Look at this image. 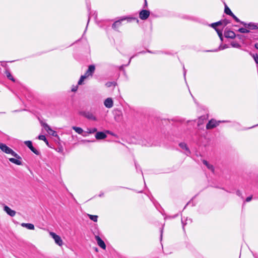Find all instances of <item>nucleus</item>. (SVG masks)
I'll list each match as a JSON object with an SVG mask.
<instances>
[{
	"label": "nucleus",
	"mask_w": 258,
	"mask_h": 258,
	"mask_svg": "<svg viewBox=\"0 0 258 258\" xmlns=\"http://www.w3.org/2000/svg\"><path fill=\"white\" fill-rule=\"evenodd\" d=\"M145 7H147V3L146 0H145Z\"/></svg>",
	"instance_id": "79ce46f5"
},
{
	"label": "nucleus",
	"mask_w": 258,
	"mask_h": 258,
	"mask_svg": "<svg viewBox=\"0 0 258 258\" xmlns=\"http://www.w3.org/2000/svg\"><path fill=\"white\" fill-rule=\"evenodd\" d=\"M179 146L182 149H184V150H186L188 153H190V151H189V149L188 148V147H187V145H186V144L185 143H180L179 144Z\"/></svg>",
	"instance_id": "2eb2a0df"
},
{
	"label": "nucleus",
	"mask_w": 258,
	"mask_h": 258,
	"mask_svg": "<svg viewBox=\"0 0 258 258\" xmlns=\"http://www.w3.org/2000/svg\"><path fill=\"white\" fill-rule=\"evenodd\" d=\"M6 76L8 77V78H9L10 80H12V81L15 82V80L14 78L13 77V76H12V75L11 74L10 72H9V71H6Z\"/></svg>",
	"instance_id": "aec40b11"
},
{
	"label": "nucleus",
	"mask_w": 258,
	"mask_h": 258,
	"mask_svg": "<svg viewBox=\"0 0 258 258\" xmlns=\"http://www.w3.org/2000/svg\"><path fill=\"white\" fill-rule=\"evenodd\" d=\"M203 163L204 165H205L212 172H214V166L209 164L208 161H207L206 160H203Z\"/></svg>",
	"instance_id": "ddd939ff"
},
{
	"label": "nucleus",
	"mask_w": 258,
	"mask_h": 258,
	"mask_svg": "<svg viewBox=\"0 0 258 258\" xmlns=\"http://www.w3.org/2000/svg\"><path fill=\"white\" fill-rule=\"evenodd\" d=\"M89 218L94 221V222H97V218H98V216H96V215H90V214H88V215Z\"/></svg>",
	"instance_id": "412c9836"
},
{
	"label": "nucleus",
	"mask_w": 258,
	"mask_h": 258,
	"mask_svg": "<svg viewBox=\"0 0 258 258\" xmlns=\"http://www.w3.org/2000/svg\"><path fill=\"white\" fill-rule=\"evenodd\" d=\"M216 31H217L218 35L219 36V37L221 38V39H222V30H220L218 29H217V28H215Z\"/></svg>",
	"instance_id": "473e14b6"
},
{
	"label": "nucleus",
	"mask_w": 258,
	"mask_h": 258,
	"mask_svg": "<svg viewBox=\"0 0 258 258\" xmlns=\"http://www.w3.org/2000/svg\"><path fill=\"white\" fill-rule=\"evenodd\" d=\"M72 128L79 134H82L83 132V129L80 127L73 126Z\"/></svg>",
	"instance_id": "dca6fc26"
},
{
	"label": "nucleus",
	"mask_w": 258,
	"mask_h": 258,
	"mask_svg": "<svg viewBox=\"0 0 258 258\" xmlns=\"http://www.w3.org/2000/svg\"><path fill=\"white\" fill-rule=\"evenodd\" d=\"M95 250L97 251V248H95Z\"/></svg>",
	"instance_id": "de8ad7c7"
},
{
	"label": "nucleus",
	"mask_w": 258,
	"mask_h": 258,
	"mask_svg": "<svg viewBox=\"0 0 258 258\" xmlns=\"http://www.w3.org/2000/svg\"><path fill=\"white\" fill-rule=\"evenodd\" d=\"M120 24L121 22L120 21H117L113 24L112 27L115 29L118 27L120 25Z\"/></svg>",
	"instance_id": "a878e982"
},
{
	"label": "nucleus",
	"mask_w": 258,
	"mask_h": 258,
	"mask_svg": "<svg viewBox=\"0 0 258 258\" xmlns=\"http://www.w3.org/2000/svg\"><path fill=\"white\" fill-rule=\"evenodd\" d=\"M105 85L107 87H111V86L114 87L115 84L114 82H109L106 83Z\"/></svg>",
	"instance_id": "2f4dec72"
},
{
	"label": "nucleus",
	"mask_w": 258,
	"mask_h": 258,
	"mask_svg": "<svg viewBox=\"0 0 258 258\" xmlns=\"http://www.w3.org/2000/svg\"><path fill=\"white\" fill-rule=\"evenodd\" d=\"M21 226L23 227H25L30 230H34V226L33 224L31 223H23L21 224Z\"/></svg>",
	"instance_id": "4468645a"
},
{
	"label": "nucleus",
	"mask_w": 258,
	"mask_h": 258,
	"mask_svg": "<svg viewBox=\"0 0 258 258\" xmlns=\"http://www.w3.org/2000/svg\"><path fill=\"white\" fill-rule=\"evenodd\" d=\"M50 235L53 238V239L54 240L55 242L58 244L59 246H61L63 244L62 240L61 238V237L56 234L55 233L50 232L49 233Z\"/></svg>",
	"instance_id": "f03ea898"
},
{
	"label": "nucleus",
	"mask_w": 258,
	"mask_h": 258,
	"mask_svg": "<svg viewBox=\"0 0 258 258\" xmlns=\"http://www.w3.org/2000/svg\"><path fill=\"white\" fill-rule=\"evenodd\" d=\"M238 31L242 33H247L249 32V30L246 28H241L238 30Z\"/></svg>",
	"instance_id": "6ab92c4d"
},
{
	"label": "nucleus",
	"mask_w": 258,
	"mask_h": 258,
	"mask_svg": "<svg viewBox=\"0 0 258 258\" xmlns=\"http://www.w3.org/2000/svg\"><path fill=\"white\" fill-rule=\"evenodd\" d=\"M220 25H222V21H220L219 22H217L216 23H212L211 24V26L214 28H216V27L217 26H219Z\"/></svg>",
	"instance_id": "b1692460"
},
{
	"label": "nucleus",
	"mask_w": 258,
	"mask_h": 258,
	"mask_svg": "<svg viewBox=\"0 0 258 258\" xmlns=\"http://www.w3.org/2000/svg\"><path fill=\"white\" fill-rule=\"evenodd\" d=\"M44 142H45V143L48 145V142L47 140V139H46V141H44Z\"/></svg>",
	"instance_id": "c03bdc74"
},
{
	"label": "nucleus",
	"mask_w": 258,
	"mask_h": 258,
	"mask_svg": "<svg viewBox=\"0 0 258 258\" xmlns=\"http://www.w3.org/2000/svg\"><path fill=\"white\" fill-rule=\"evenodd\" d=\"M95 66L93 65H90L89 67V68L87 72L85 73V75H86L87 77L89 76H92V74L94 73L95 71Z\"/></svg>",
	"instance_id": "9d476101"
},
{
	"label": "nucleus",
	"mask_w": 258,
	"mask_h": 258,
	"mask_svg": "<svg viewBox=\"0 0 258 258\" xmlns=\"http://www.w3.org/2000/svg\"><path fill=\"white\" fill-rule=\"evenodd\" d=\"M83 142H89L90 141H88V140H85Z\"/></svg>",
	"instance_id": "49530a36"
},
{
	"label": "nucleus",
	"mask_w": 258,
	"mask_h": 258,
	"mask_svg": "<svg viewBox=\"0 0 258 258\" xmlns=\"http://www.w3.org/2000/svg\"><path fill=\"white\" fill-rule=\"evenodd\" d=\"M30 150L36 155H39L40 153L38 151H37L36 149H35L33 147L30 149Z\"/></svg>",
	"instance_id": "72a5a7b5"
},
{
	"label": "nucleus",
	"mask_w": 258,
	"mask_h": 258,
	"mask_svg": "<svg viewBox=\"0 0 258 258\" xmlns=\"http://www.w3.org/2000/svg\"><path fill=\"white\" fill-rule=\"evenodd\" d=\"M204 120V117H203V116L200 117L198 120V125L200 126L201 124H203Z\"/></svg>",
	"instance_id": "c85d7f7f"
},
{
	"label": "nucleus",
	"mask_w": 258,
	"mask_h": 258,
	"mask_svg": "<svg viewBox=\"0 0 258 258\" xmlns=\"http://www.w3.org/2000/svg\"><path fill=\"white\" fill-rule=\"evenodd\" d=\"M24 143L30 149L33 147L32 142L30 141H25Z\"/></svg>",
	"instance_id": "393cba45"
},
{
	"label": "nucleus",
	"mask_w": 258,
	"mask_h": 258,
	"mask_svg": "<svg viewBox=\"0 0 258 258\" xmlns=\"http://www.w3.org/2000/svg\"><path fill=\"white\" fill-rule=\"evenodd\" d=\"M225 36L226 38L233 39L235 37H236V35L233 31H231V30H228L225 32Z\"/></svg>",
	"instance_id": "1a4fd4ad"
},
{
	"label": "nucleus",
	"mask_w": 258,
	"mask_h": 258,
	"mask_svg": "<svg viewBox=\"0 0 258 258\" xmlns=\"http://www.w3.org/2000/svg\"><path fill=\"white\" fill-rule=\"evenodd\" d=\"M220 122V121H217L216 120L212 119L207 124L206 128L207 130L213 128L218 125Z\"/></svg>",
	"instance_id": "7ed1b4c3"
},
{
	"label": "nucleus",
	"mask_w": 258,
	"mask_h": 258,
	"mask_svg": "<svg viewBox=\"0 0 258 258\" xmlns=\"http://www.w3.org/2000/svg\"><path fill=\"white\" fill-rule=\"evenodd\" d=\"M106 135L103 132H97L95 135V138L97 140H101L106 138Z\"/></svg>",
	"instance_id": "9b49d317"
},
{
	"label": "nucleus",
	"mask_w": 258,
	"mask_h": 258,
	"mask_svg": "<svg viewBox=\"0 0 258 258\" xmlns=\"http://www.w3.org/2000/svg\"><path fill=\"white\" fill-rule=\"evenodd\" d=\"M252 196H250V197H248L246 199V202H250L251 199H252Z\"/></svg>",
	"instance_id": "e433bc0d"
},
{
	"label": "nucleus",
	"mask_w": 258,
	"mask_h": 258,
	"mask_svg": "<svg viewBox=\"0 0 258 258\" xmlns=\"http://www.w3.org/2000/svg\"><path fill=\"white\" fill-rule=\"evenodd\" d=\"M16 158H9V161L13 163H14L18 165H20L22 164V162L21 161V158L18 155V157H16Z\"/></svg>",
	"instance_id": "6e6552de"
},
{
	"label": "nucleus",
	"mask_w": 258,
	"mask_h": 258,
	"mask_svg": "<svg viewBox=\"0 0 258 258\" xmlns=\"http://www.w3.org/2000/svg\"><path fill=\"white\" fill-rule=\"evenodd\" d=\"M85 117H87L88 119H92V120H96V117L92 113H86L85 114Z\"/></svg>",
	"instance_id": "f3484780"
},
{
	"label": "nucleus",
	"mask_w": 258,
	"mask_h": 258,
	"mask_svg": "<svg viewBox=\"0 0 258 258\" xmlns=\"http://www.w3.org/2000/svg\"><path fill=\"white\" fill-rule=\"evenodd\" d=\"M231 45L233 47H236V48H240V45L239 43H238L236 42H234V41L232 42L231 43Z\"/></svg>",
	"instance_id": "bb28decb"
},
{
	"label": "nucleus",
	"mask_w": 258,
	"mask_h": 258,
	"mask_svg": "<svg viewBox=\"0 0 258 258\" xmlns=\"http://www.w3.org/2000/svg\"><path fill=\"white\" fill-rule=\"evenodd\" d=\"M4 210L10 216L14 217L16 215V211L14 210H12L10 208H9L8 206L5 205L4 207Z\"/></svg>",
	"instance_id": "39448f33"
},
{
	"label": "nucleus",
	"mask_w": 258,
	"mask_h": 258,
	"mask_svg": "<svg viewBox=\"0 0 258 258\" xmlns=\"http://www.w3.org/2000/svg\"><path fill=\"white\" fill-rule=\"evenodd\" d=\"M250 54L252 56V57L254 58L255 62L257 64H258V55H257V54H252L251 53H250Z\"/></svg>",
	"instance_id": "cd10ccee"
},
{
	"label": "nucleus",
	"mask_w": 258,
	"mask_h": 258,
	"mask_svg": "<svg viewBox=\"0 0 258 258\" xmlns=\"http://www.w3.org/2000/svg\"><path fill=\"white\" fill-rule=\"evenodd\" d=\"M88 77L86 75H84L83 76H82L78 82V85H81L84 81V80Z\"/></svg>",
	"instance_id": "4be33fe9"
},
{
	"label": "nucleus",
	"mask_w": 258,
	"mask_h": 258,
	"mask_svg": "<svg viewBox=\"0 0 258 258\" xmlns=\"http://www.w3.org/2000/svg\"><path fill=\"white\" fill-rule=\"evenodd\" d=\"M255 47L258 49V43L255 44Z\"/></svg>",
	"instance_id": "a19ab883"
},
{
	"label": "nucleus",
	"mask_w": 258,
	"mask_h": 258,
	"mask_svg": "<svg viewBox=\"0 0 258 258\" xmlns=\"http://www.w3.org/2000/svg\"><path fill=\"white\" fill-rule=\"evenodd\" d=\"M150 16L149 11L143 10L139 13V17L141 20H146Z\"/></svg>",
	"instance_id": "20e7f679"
},
{
	"label": "nucleus",
	"mask_w": 258,
	"mask_h": 258,
	"mask_svg": "<svg viewBox=\"0 0 258 258\" xmlns=\"http://www.w3.org/2000/svg\"><path fill=\"white\" fill-rule=\"evenodd\" d=\"M0 149L2 151L6 153V154H10L15 157H18V155L16 153H15L12 149L10 148L9 147H8L6 145L4 144H0Z\"/></svg>",
	"instance_id": "f257e3e1"
},
{
	"label": "nucleus",
	"mask_w": 258,
	"mask_h": 258,
	"mask_svg": "<svg viewBox=\"0 0 258 258\" xmlns=\"http://www.w3.org/2000/svg\"><path fill=\"white\" fill-rule=\"evenodd\" d=\"M224 12L226 14H227L228 15H230V16L233 15V14L232 13V12L229 9V8L227 7V5H225Z\"/></svg>",
	"instance_id": "a211bd4d"
},
{
	"label": "nucleus",
	"mask_w": 258,
	"mask_h": 258,
	"mask_svg": "<svg viewBox=\"0 0 258 258\" xmlns=\"http://www.w3.org/2000/svg\"><path fill=\"white\" fill-rule=\"evenodd\" d=\"M97 131V130L96 128H92L88 129L87 132L89 134H93V133H94L95 132H96Z\"/></svg>",
	"instance_id": "7c9ffc66"
},
{
	"label": "nucleus",
	"mask_w": 258,
	"mask_h": 258,
	"mask_svg": "<svg viewBox=\"0 0 258 258\" xmlns=\"http://www.w3.org/2000/svg\"><path fill=\"white\" fill-rule=\"evenodd\" d=\"M77 87H76L75 88H73V89H72V91L73 92H75V91H77Z\"/></svg>",
	"instance_id": "ea45409f"
},
{
	"label": "nucleus",
	"mask_w": 258,
	"mask_h": 258,
	"mask_svg": "<svg viewBox=\"0 0 258 258\" xmlns=\"http://www.w3.org/2000/svg\"><path fill=\"white\" fill-rule=\"evenodd\" d=\"M231 16L237 22H240L241 23L242 22H241L240 20L237 17H236L234 14L233 15H231Z\"/></svg>",
	"instance_id": "c9c22d12"
},
{
	"label": "nucleus",
	"mask_w": 258,
	"mask_h": 258,
	"mask_svg": "<svg viewBox=\"0 0 258 258\" xmlns=\"http://www.w3.org/2000/svg\"><path fill=\"white\" fill-rule=\"evenodd\" d=\"M236 37H237L239 39H243V36L241 35H236Z\"/></svg>",
	"instance_id": "58836bf2"
},
{
	"label": "nucleus",
	"mask_w": 258,
	"mask_h": 258,
	"mask_svg": "<svg viewBox=\"0 0 258 258\" xmlns=\"http://www.w3.org/2000/svg\"><path fill=\"white\" fill-rule=\"evenodd\" d=\"M241 24L245 26L246 28H248L249 30H253L257 28V27L254 25V24L249 23L248 24H246L244 22H241Z\"/></svg>",
	"instance_id": "f8f14e48"
},
{
	"label": "nucleus",
	"mask_w": 258,
	"mask_h": 258,
	"mask_svg": "<svg viewBox=\"0 0 258 258\" xmlns=\"http://www.w3.org/2000/svg\"><path fill=\"white\" fill-rule=\"evenodd\" d=\"M104 104L106 107L110 108L113 106V102L111 98H108L105 100Z\"/></svg>",
	"instance_id": "0eeeda50"
},
{
	"label": "nucleus",
	"mask_w": 258,
	"mask_h": 258,
	"mask_svg": "<svg viewBox=\"0 0 258 258\" xmlns=\"http://www.w3.org/2000/svg\"><path fill=\"white\" fill-rule=\"evenodd\" d=\"M44 142H45V143L48 145V142L47 140V139H46V141H44Z\"/></svg>",
	"instance_id": "37998d69"
},
{
	"label": "nucleus",
	"mask_w": 258,
	"mask_h": 258,
	"mask_svg": "<svg viewBox=\"0 0 258 258\" xmlns=\"http://www.w3.org/2000/svg\"><path fill=\"white\" fill-rule=\"evenodd\" d=\"M95 239L98 245L103 249H105L106 248V245L101 238L99 236L96 235Z\"/></svg>",
	"instance_id": "423d86ee"
},
{
	"label": "nucleus",
	"mask_w": 258,
	"mask_h": 258,
	"mask_svg": "<svg viewBox=\"0 0 258 258\" xmlns=\"http://www.w3.org/2000/svg\"><path fill=\"white\" fill-rule=\"evenodd\" d=\"M222 25L226 26L228 24V22L226 20L222 21Z\"/></svg>",
	"instance_id": "4c0bfd02"
},
{
	"label": "nucleus",
	"mask_w": 258,
	"mask_h": 258,
	"mask_svg": "<svg viewBox=\"0 0 258 258\" xmlns=\"http://www.w3.org/2000/svg\"><path fill=\"white\" fill-rule=\"evenodd\" d=\"M48 133L53 137H56L57 136L56 132L52 129L48 132Z\"/></svg>",
	"instance_id": "c756f323"
},
{
	"label": "nucleus",
	"mask_w": 258,
	"mask_h": 258,
	"mask_svg": "<svg viewBox=\"0 0 258 258\" xmlns=\"http://www.w3.org/2000/svg\"><path fill=\"white\" fill-rule=\"evenodd\" d=\"M42 125L43 126V127H44V128L45 129V130L48 132H49L51 130V127L49 126V125H48L47 123H43L42 124Z\"/></svg>",
	"instance_id": "5701e85b"
},
{
	"label": "nucleus",
	"mask_w": 258,
	"mask_h": 258,
	"mask_svg": "<svg viewBox=\"0 0 258 258\" xmlns=\"http://www.w3.org/2000/svg\"><path fill=\"white\" fill-rule=\"evenodd\" d=\"M38 139L39 140H42V141H46V139L45 136H44V135H40V136H39Z\"/></svg>",
	"instance_id": "f704fd0d"
},
{
	"label": "nucleus",
	"mask_w": 258,
	"mask_h": 258,
	"mask_svg": "<svg viewBox=\"0 0 258 258\" xmlns=\"http://www.w3.org/2000/svg\"><path fill=\"white\" fill-rule=\"evenodd\" d=\"M237 195H239V196H240V191H237Z\"/></svg>",
	"instance_id": "a18cd8bd"
}]
</instances>
